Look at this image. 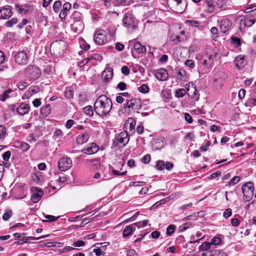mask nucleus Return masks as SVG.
Returning a JSON list of instances; mask_svg holds the SVG:
<instances>
[{
	"label": "nucleus",
	"mask_w": 256,
	"mask_h": 256,
	"mask_svg": "<svg viewBox=\"0 0 256 256\" xmlns=\"http://www.w3.org/2000/svg\"><path fill=\"white\" fill-rule=\"evenodd\" d=\"M112 106L110 98L105 95H101L98 97L94 104V110L98 115L103 117L108 114Z\"/></svg>",
	"instance_id": "f257e3e1"
},
{
	"label": "nucleus",
	"mask_w": 256,
	"mask_h": 256,
	"mask_svg": "<svg viewBox=\"0 0 256 256\" xmlns=\"http://www.w3.org/2000/svg\"><path fill=\"white\" fill-rule=\"evenodd\" d=\"M138 20L132 12L128 11L126 12L122 18V24L129 32H132L137 28Z\"/></svg>",
	"instance_id": "f03ea898"
},
{
	"label": "nucleus",
	"mask_w": 256,
	"mask_h": 256,
	"mask_svg": "<svg viewBox=\"0 0 256 256\" xmlns=\"http://www.w3.org/2000/svg\"><path fill=\"white\" fill-rule=\"evenodd\" d=\"M67 48V44L64 40L53 42L50 47V50L52 54L56 57H60L65 52Z\"/></svg>",
	"instance_id": "7ed1b4c3"
},
{
	"label": "nucleus",
	"mask_w": 256,
	"mask_h": 256,
	"mask_svg": "<svg viewBox=\"0 0 256 256\" xmlns=\"http://www.w3.org/2000/svg\"><path fill=\"white\" fill-rule=\"evenodd\" d=\"M170 8L178 13H182L186 7V0H167Z\"/></svg>",
	"instance_id": "20e7f679"
},
{
	"label": "nucleus",
	"mask_w": 256,
	"mask_h": 256,
	"mask_svg": "<svg viewBox=\"0 0 256 256\" xmlns=\"http://www.w3.org/2000/svg\"><path fill=\"white\" fill-rule=\"evenodd\" d=\"M226 78L225 74L221 71H216L214 72L212 80L214 86L220 88L223 85Z\"/></svg>",
	"instance_id": "39448f33"
},
{
	"label": "nucleus",
	"mask_w": 256,
	"mask_h": 256,
	"mask_svg": "<svg viewBox=\"0 0 256 256\" xmlns=\"http://www.w3.org/2000/svg\"><path fill=\"white\" fill-rule=\"evenodd\" d=\"M254 185L252 182H248L242 186V192L246 200H250L254 194Z\"/></svg>",
	"instance_id": "423d86ee"
},
{
	"label": "nucleus",
	"mask_w": 256,
	"mask_h": 256,
	"mask_svg": "<svg viewBox=\"0 0 256 256\" xmlns=\"http://www.w3.org/2000/svg\"><path fill=\"white\" fill-rule=\"evenodd\" d=\"M256 21V14L254 16L247 15L240 22V28L244 29L245 27H250L255 23Z\"/></svg>",
	"instance_id": "0eeeda50"
},
{
	"label": "nucleus",
	"mask_w": 256,
	"mask_h": 256,
	"mask_svg": "<svg viewBox=\"0 0 256 256\" xmlns=\"http://www.w3.org/2000/svg\"><path fill=\"white\" fill-rule=\"evenodd\" d=\"M58 166L60 170L66 171L72 167V161L69 158L64 157L59 160Z\"/></svg>",
	"instance_id": "6e6552de"
},
{
	"label": "nucleus",
	"mask_w": 256,
	"mask_h": 256,
	"mask_svg": "<svg viewBox=\"0 0 256 256\" xmlns=\"http://www.w3.org/2000/svg\"><path fill=\"white\" fill-rule=\"evenodd\" d=\"M26 72L32 80H36L40 75L41 72L38 67L35 66H30L26 70Z\"/></svg>",
	"instance_id": "1a4fd4ad"
},
{
	"label": "nucleus",
	"mask_w": 256,
	"mask_h": 256,
	"mask_svg": "<svg viewBox=\"0 0 256 256\" xmlns=\"http://www.w3.org/2000/svg\"><path fill=\"white\" fill-rule=\"evenodd\" d=\"M126 107L134 110H138L142 108V102L139 98H134L127 101Z\"/></svg>",
	"instance_id": "9d476101"
},
{
	"label": "nucleus",
	"mask_w": 256,
	"mask_h": 256,
	"mask_svg": "<svg viewBox=\"0 0 256 256\" xmlns=\"http://www.w3.org/2000/svg\"><path fill=\"white\" fill-rule=\"evenodd\" d=\"M186 90L188 92V95L191 98L193 99L194 101H197L199 99L200 94H198V91L196 88L192 84H186Z\"/></svg>",
	"instance_id": "9b49d317"
},
{
	"label": "nucleus",
	"mask_w": 256,
	"mask_h": 256,
	"mask_svg": "<svg viewBox=\"0 0 256 256\" xmlns=\"http://www.w3.org/2000/svg\"><path fill=\"white\" fill-rule=\"evenodd\" d=\"M136 122L132 118H129L125 122L124 128L128 133L132 134L135 132Z\"/></svg>",
	"instance_id": "f8f14e48"
},
{
	"label": "nucleus",
	"mask_w": 256,
	"mask_h": 256,
	"mask_svg": "<svg viewBox=\"0 0 256 256\" xmlns=\"http://www.w3.org/2000/svg\"><path fill=\"white\" fill-rule=\"evenodd\" d=\"M130 138L128 132L124 131L120 132L116 137L117 143L122 144L123 146H125L128 142ZM116 144L115 146H116Z\"/></svg>",
	"instance_id": "ddd939ff"
},
{
	"label": "nucleus",
	"mask_w": 256,
	"mask_h": 256,
	"mask_svg": "<svg viewBox=\"0 0 256 256\" xmlns=\"http://www.w3.org/2000/svg\"><path fill=\"white\" fill-rule=\"evenodd\" d=\"M15 61L18 64H25L28 60V57L26 52L24 51L18 52L15 56Z\"/></svg>",
	"instance_id": "4468645a"
},
{
	"label": "nucleus",
	"mask_w": 256,
	"mask_h": 256,
	"mask_svg": "<svg viewBox=\"0 0 256 256\" xmlns=\"http://www.w3.org/2000/svg\"><path fill=\"white\" fill-rule=\"evenodd\" d=\"M94 40V42L99 45L103 44L106 41L105 35L100 31H98L95 34Z\"/></svg>",
	"instance_id": "2eb2a0df"
},
{
	"label": "nucleus",
	"mask_w": 256,
	"mask_h": 256,
	"mask_svg": "<svg viewBox=\"0 0 256 256\" xmlns=\"http://www.w3.org/2000/svg\"><path fill=\"white\" fill-rule=\"evenodd\" d=\"M102 76L104 82H109L113 76V70L110 68H106L102 72Z\"/></svg>",
	"instance_id": "dca6fc26"
},
{
	"label": "nucleus",
	"mask_w": 256,
	"mask_h": 256,
	"mask_svg": "<svg viewBox=\"0 0 256 256\" xmlns=\"http://www.w3.org/2000/svg\"><path fill=\"white\" fill-rule=\"evenodd\" d=\"M168 73L166 70L161 68L155 72L156 78L159 80L164 81L168 78Z\"/></svg>",
	"instance_id": "f3484780"
},
{
	"label": "nucleus",
	"mask_w": 256,
	"mask_h": 256,
	"mask_svg": "<svg viewBox=\"0 0 256 256\" xmlns=\"http://www.w3.org/2000/svg\"><path fill=\"white\" fill-rule=\"evenodd\" d=\"M30 107L28 104L21 103L16 108L17 112L21 116H24L29 112Z\"/></svg>",
	"instance_id": "a211bd4d"
},
{
	"label": "nucleus",
	"mask_w": 256,
	"mask_h": 256,
	"mask_svg": "<svg viewBox=\"0 0 256 256\" xmlns=\"http://www.w3.org/2000/svg\"><path fill=\"white\" fill-rule=\"evenodd\" d=\"M232 23L229 19L226 18L222 20L220 22V27L221 32L225 33L230 29Z\"/></svg>",
	"instance_id": "6ab92c4d"
},
{
	"label": "nucleus",
	"mask_w": 256,
	"mask_h": 256,
	"mask_svg": "<svg viewBox=\"0 0 256 256\" xmlns=\"http://www.w3.org/2000/svg\"><path fill=\"white\" fill-rule=\"evenodd\" d=\"M12 15V12L10 7H4L0 10V18L8 19Z\"/></svg>",
	"instance_id": "aec40b11"
},
{
	"label": "nucleus",
	"mask_w": 256,
	"mask_h": 256,
	"mask_svg": "<svg viewBox=\"0 0 256 256\" xmlns=\"http://www.w3.org/2000/svg\"><path fill=\"white\" fill-rule=\"evenodd\" d=\"M98 146L96 144L92 143L90 146L82 149V152L88 154H92L98 152Z\"/></svg>",
	"instance_id": "412c9836"
},
{
	"label": "nucleus",
	"mask_w": 256,
	"mask_h": 256,
	"mask_svg": "<svg viewBox=\"0 0 256 256\" xmlns=\"http://www.w3.org/2000/svg\"><path fill=\"white\" fill-rule=\"evenodd\" d=\"M42 194L43 192L41 189L36 188V191L33 192L31 200L33 202L36 203L40 200Z\"/></svg>",
	"instance_id": "4be33fe9"
},
{
	"label": "nucleus",
	"mask_w": 256,
	"mask_h": 256,
	"mask_svg": "<svg viewBox=\"0 0 256 256\" xmlns=\"http://www.w3.org/2000/svg\"><path fill=\"white\" fill-rule=\"evenodd\" d=\"M244 58V56H240L234 59V63L238 69H242L244 66L246 64Z\"/></svg>",
	"instance_id": "5701e85b"
},
{
	"label": "nucleus",
	"mask_w": 256,
	"mask_h": 256,
	"mask_svg": "<svg viewBox=\"0 0 256 256\" xmlns=\"http://www.w3.org/2000/svg\"><path fill=\"white\" fill-rule=\"evenodd\" d=\"M71 4L70 2H66L64 4L62 9L61 10L59 17L61 19H64L67 14V12L70 9Z\"/></svg>",
	"instance_id": "b1692460"
},
{
	"label": "nucleus",
	"mask_w": 256,
	"mask_h": 256,
	"mask_svg": "<svg viewBox=\"0 0 256 256\" xmlns=\"http://www.w3.org/2000/svg\"><path fill=\"white\" fill-rule=\"evenodd\" d=\"M177 74H178V77L179 79H180L181 80H187L188 79V76L186 74V70L183 68H177L176 70Z\"/></svg>",
	"instance_id": "393cba45"
},
{
	"label": "nucleus",
	"mask_w": 256,
	"mask_h": 256,
	"mask_svg": "<svg viewBox=\"0 0 256 256\" xmlns=\"http://www.w3.org/2000/svg\"><path fill=\"white\" fill-rule=\"evenodd\" d=\"M88 139V135L87 134H83L78 136L76 138V140L78 144H82L87 142Z\"/></svg>",
	"instance_id": "a878e982"
},
{
	"label": "nucleus",
	"mask_w": 256,
	"mask_h": 256,
	"mask_svg": "<svg viewBox=\"0 0 256 256\" xmlns=\"http://www.w3.org/2000/svg\"><path fill=\"white\" fill-rule=\"evenodd\" d=\"M134 48L138 54H142L146 52V48L142 46L140 42H136L134 46Z\"/></svg>",
	"instance_id": "bb28decb"
},
{
	"label": "nucleus",
	"mask_w": 256,
	"mask_h": 256,
	"mask_svg": "<svg viewBox=\"0 0 256 256\" xmlns=\"http://www.w3.org/2000/svg\"><path fill=\"white\" fill-rule=\"evenodd\" d=\"M131 0H113L114 6H128L130 4Z\"/></svg>",
	"instance_id": "cd10ccee"
},
{
	"label": "nucleus",
	"mask_w": 256,
	"mask_h": 256,
	"mask_svg": "<svg viewBox=\"0 0 256 256\" xmlns=\"http://www.w3.org/2000/svg\"><path fill=\"white\" fill-rule=\"evenodd\" d=\"M163 146V142L160 140H155L152 144V149L156 150L160 149Z\"/></svg>",
	"instance_id": "c85d7f7f"
},
{
	"label": "nucleus",
	"mask_w": 256,
	"mask_h": 256,
	"mask_svg": "<svg viewBox=\"0 0 256 256\" xmlns=\"http://www.w3.org/2000/svg\"><path fill=\"white\" fill-rule=\"evenodd\" d=\"M12 92L11 88L4 90L2 94L0 95V100L4 102L6 99L10 98V94Z\"/></svg>",
	"instance_id": "c756f323"
},
{
	"label": "nucleus",
	"mask_w": 256,
	"mask_h": 256,
	"mask_svg": "<svg viewBox=\"0 0 256 256\" xmlns=\"http://www.w3.org/2000/svg\"><path fill=\"white\" fill-rule=\"evenodd\" d=\"M51 111V106L50 104H46L42 106L40 109L41 114L46 116L48 115Z\"/></svg>",
	"instance_id": "7c9ffc66"
},
{
	"label": "nucleus",
	"mask_w": 256,
	"mask_h": 256,
	"mask_svg": "<svg viewBox=\"0 0 256 256\" xmlns=\"http://www.w3.org/2000/svg\"><path fill=\"white\" fill-rule=\"evenodd\" d=\"M39 138V136L36 133H30L26 138V140L30 143L36 142Z\"/></svg>",
	"instance_id": "2f4dec72"
},
{
	"label": "nucleus",
	"mask_w": 256,
	"mask_h": 256,
	"mask_svg": "<svg viewBox=\"0 0 256 256\" xmlns=\"http://www.w3.org/2000/svg\"><path fill=\"white\" fill-rule=\"evenodd\" d=\"M83 112L86 115L89 116H92L94 114L93 108L90 106H88L84 108Z\"/></svg>",
	"instance_id": "473e14b6"
},
{
	"label": "nucleus",
	"mask_w": 256,
	"mask_h": 256,
	"mask_svg": "<svg viewBox=\"0 0 256 256\" xmlns=\"http://www.w3.org/2000/svg\"><path fill=\"white\" fill-rule=\"evenodd\" d=\"M133 230V227L132 226H127L123 230L122 235L124 237L129 236Z\"/></svg>",
	"instance_id": "72a5a7b5"
},
{
	"label": "nucleus",
	"mask_w": 256,
	"mask_h": 256,
	"mask_svg": "<svg viewBox=\"0 0 256 256\" xmlns=\"http://www.w3.org/2000/svg\"><path fill=\"white\" fill-rule=\"evenodd\" d=\"M74 94V90L70 88H66L64 91V96L66 98L70 99L73 98Z\"/></svg>",
	"instance_id": "f704fd0d"
},
{
	"label": "nucleus",
	"mask_w": 256,
	"mask_h": 256,
	"mask_svg": "<svg viewBox=\"0 0 256 256\" xmlns=\"http://www.w3.org/2000/svg\"><path fill=\"white\" fill-rule=\"evenodd\" d=\"M116 30V28L113 24L110 23L108 24L106 30L110 36H112L115 34Z\"/></svg>",
	"instance_id": "c9c22d12"
},
{
	"label": "nucleus",
	"mask_w": 256,
	"mask_h": 256,
	"mask_svg": "<svg viewBox=\"0 0 256 256\" xmlns=\"http://www.w3.org/2000/svg\"><path fill=\"white\" fill-rule=\"evenodd\" d=\"M211 244L210 242H203L199 247L200 249L203 251L208 250L210 248Z\"/></svg>",
	"instance_id": "e433bc0d"
},
{
	"label": "nucleus",
	"mask_w": 256,
	"mask_h": 256,
	"mask_svg": "<svg viewBox=\"0 0 256 256\" xmlns=\"http://www.w3.org/2000/svg\"><path fill=\"white\" fill-rule=\"evenodd\" d=\"M186 94V90L184 88H179L176 90V96L177 98H182Z\"/></svg>",
	"instance_id": "4c0bfd02"
},
{
	"label": "nucleus",
	"mask_w": 256,
	"mask_h": 256,
	"mask_svg": "<svg viewBox=\"0 0 256 256\" xmlns=\"http://www.w3.org/2000/svg\"><path fill=\"white\" fill-rule=\"evenodd\" d=\"M62 7V3L60 0H56L53 5V10L56 12H58Z\"/></svg>",
	"instance_id": "58836bf2"
},
{
	"label": "nucleus",
	"mask_w": 256,
	"mask_h": 256,
	"mask_svg": "<svg viewBox=\"0 0 256 256\" xmlns=\"http://www.w3.org/2000/svg\"><path fill=\"white\" fill-rule=\"evenodd\" d=\"M80 47L82 49L84 50H88L90 48V45L86 42L82 40L80 42Z\"/></svg>",
	"instance_id": "ea45409f"
},
{
	"label": "nucleus",
	"mask_w": 256,
	"mask_h": 256,
	"mask_svg": "<svg viewBox=\"0 0 256 256\" xmlns=\"http://www.w3.org/2000/svg\"><path fill=\"white\" fill-rule=\"evenodd\" d=\"M16 10H17L20 14H26V10L24 8V6L16 4L15 6Z\"/></svg>",
	"instance_id": "a19ab883"
},
{
	"label": "nucleus",
	"mask_w": 256,
	"mask_h": 256,
	"mask_svg": "<svg viewBox=\"0 0 256 256\" xmlns=\"http://www.w3.org/2000/svg\"><path fill=\"white\" fill-rule=\"evenodd\" d=\"M221 242V239L219 237L214 236V237L210 242L212 245L216 246L220 244Z\"/></svg>",
	"instance_id": "79ce46f5"
},
{
	"label": "nucleus",
	"mask_w": 256,
	"mask_h": 256,
	"mask_svg": "<svg viewBox=\"0 0 256 256\" xmlns=\"http://www.w3.org/2000/svg\"><path fill=\"white\" fill-rule=\"evenodd\" d=\"M46 236H42L38 238L34 237V236H28L25 237L24 239V242H28L30 240H38L41 238H44Z\"/></svg>",
	"instance_id": "37998d69"
},
{
	"label": "nucleus",
	"mask_w": 256,
	"mask_h": 256,
	"mask_svg": "<svg viewBox=\"0 0 256 256\" xmlns=\"http://www.w3.org/2000/svg\"><path fill=\"white\" fill-rule=\"evenodd\" d=\"M240 180V178L238 176H234L228 182L230 186H234L237 184Z\"/></svg>",
	"instance_id": "c03bdc74"
},
{
	"label": "nucleus",
	"mask_w": 256,
	"mask_h": 256,
	"mask_svg": "<svg viewBox=\"0 0 256 256\" xmlns=\"http://www.w3.org/2000/svg\"><path fill=\"white\" fill-rule=\"evenodd\" d=\"M138 90L140 92H142L144 94L147 93L149 90V88H148V86L145 84H142L138 88Z\"/></svg>",
	"instance_id": "a18cd8bd"
},
{
	"label": "nucleus",
	"mask_w": 256,
	"mask_h": 256,
	"mask_svg": "<svg viewBox=\"0 0 256 256\" xmlns=\"http://www.w3.org/2000/svg\"><path fill=\"white\" fill-rule=\"evenodd\" d=\"M228 0H217L216 2V5L220 8H222L226 6Z\"/></svg>",
	"instance_id": "49530a36"
},
{
	"label": "nucleus",
	"mask_w": 256,
	"mask_h": 256,
	"mask_svg": "<svg viewBox=\"0 0 256 256\" xmlns=\"http://www.w3.org/2000/svg\"><path fill=\"white\" fill-rule=\"evenodd\" d=\"M6 134V128L3 125H0V139L4 138Z\"/></svg>",
	"instance_id": "de8ad7c7"
},
{
	"label": "nucleus",
	"mask_w": 256,
	"mask_h": 256,
	"mask_svg": "<svg viewBox=\"0 0 256 256\" xmlns=\"http://www.w3.org/2000/svg\"><path fill=\"white\" fill-rule=\"evenodd\" d=\"M12 216V210H6L2 216V219L4 220H8Z\"/></svg>",
	"instance_id": "09e8293b"
},
{
	"label": "nucleus",
	"mask_w": 256,
	"mask_h": 256,
	"mask_svg": "<svg viewBox=\"0 0 256 256\" xmlns=\"http://www.w3.org/2000/svg\"><path fill=\"white\" fill-rule=\"evenodd\" d=\"M17 87L20 90H24L26 86H28V84L26 82H20L17 84Z\"/></svg>",
	"instance_id": "8fccbe9b"
},
{
	"label": "nucleus",
	"mask_w": 256,
	"mask_h": 256,
	"mask_svg": "<svg viewBox=\"0 0 256 256\" xmlns=\"http://www.w3.org/2000/svg\"><path fill=\"white\" fill-rule=\"evenodd\" d=\"M165 164L163 160H158L157 162L156 167L159 170H162L164 169Z\"/></svg>",
	"instance_id": "3c124183"
},
{
	"label": "nucleus",
	"mask_w": 256,
	"mask_h": 256,
	"mask_svg": "<svg viewBox=\"0 0 256 256\" xmlns=\"http://www.w3.org/2000/svg\"><path fill=\"white\" fill-rule=\"evenodd\" d=\"M54 136L56 138H60L62 136L63 132L61 130L57 129L54 131Z\"/></svg>",
	"instance_id": "603ef678"
},
{
	"label": "nucleus",
	"mask_w": 256,
	"mask_h": 256,
	"mask_svg": "<svg viewBox=\"0 0 256 256\" xmlns=\"http://www.w3.org/2000/svg\"><path fill=\"white\" fill-rule=\"evenodd\" d=\"M232 214V210L230 208H227L223 214V216L225 218H228L230 217Z\"/></svg>",
	"instance_id": "864d4df0"
},
{
	"label": "nucleus",
	"mask_w": 256,
	"mask_h": 256,
	"mask_svg": "<svg viewBox=\"0 0 256 256\" xmlns=\"http://www.w3.org/2000/svg\"><path fill=\"white\" fill-rule=\"evenodd\" d=\"M18 22V20L16 18H12L10 20H8L6 22V25L7 26L11 27L14 24H16Z\"/></svg>",
	"instance_id": "5fc2aeb1"
},
{
	"label": "nucleus",
	"mask_w": 256,
	"mask_h": 256,
	"mask_svg": "<svg viewBox=\"0 0 256 256\" xmlns=\"http://www.w3.org/2000/svg\"><path fill=\"white\" fill-rule=\"evenodd\" d=\"M25 235L24 233H18L16 232L14 234V236L16 238H19L20 240H24L25 238L24 236Z\"/></svg>",
	"instance_id": "6e6d98bb"
},
{
	"label": "nucleus",
	"mask_w": 256,
	"mask_h": 256,
	"mask_svg": "<svg viewBox=\"0 0 256 256\" xmlns=\"http://www.w3.org/2000/svg\"><path fill=\"white\" fill-rule=\"evenodd\" d=\"M174 226L173 225H170L166 228V234L168 235H170L174 232Z\"/></svg>",
	"instance_id": "4d7b16f0"
},
{
	"label": "nucleus",
	"mask_w": 256,
	"mask_h": 256,
	"mask_svg": "<svg viewBox=\"0 0 256 256\" xmlns=\"http://www.w3.org/2000/svg\"><path fill=\"white\" fill-rule=\"evenodd\" d=\"M85 244V242L82 240H78L74 242L72 244V246L74 247H80L84 246Z\"/></svg>",
	"instance_id": "13d9d810"
},
{
	"label": "nucleus",
	"mask_w": 256,
	"mask_h": 256,
	"mask_svg": "<svg viewBox=\"0 0 256 256\" xmlns=\"http://www.w3.org/2000/svg\"><path fill=\"white\" fill-rule=\"evenodd\" d=\"M45 218L48 220H46L47 222H54V221H56V220H58V219L59 218V216L56 218L54 216H52V215H46L45 216Z\"/></svg>",
	"instance_id": "bf43d9fd"
},
{
	"label": "nucleus",
	"mask_w": 256,
	"mask_h": 256,
	"mask_svg": "<svg viewBox=\"0 0 256 256\" xmlns=\"http://www.w3.org/2000/svg\"><path fill=\"white\" fill-rule=\"evenodd\" d=\"M206 58L208 60H209L210 63V64H212V66L214 64V59L216 58V55L209 54V55H207L206 56Z\"/></svg>",
	"instance_id": "052dcab7"
},
{
	"label": "nucleus",
	"mask_w": 256,
	"mask_h": 256,
	"mask_svg": "<svg viewBox=\"0 0 256 256\" xmlns=\"http://www.w3.org/2000/svg\"><path fill=\"white\" fill-rule=\"evenodd\" d=\"M30 148V146L26 142H24L22 144V148L20 150L23 152H26Z\"/></svg>",
	"instance_id": "680f3d73"
},
{
	"label": "nucleus",
	"mask_w": 256,
	"mask_h": 256,
	"mask_svg": "<svg viewBox=\"0 0 256 256\" xmlns=\"http://www.w3.org/2000/svg\"><path fill=\"white\" fill-rule=\"evenodd\" d=\"M90 60V58H86L82 60L81 62H79L78 66L80 67H82L86 64Z\"/></svg>",
	"instance_id": "e2e57ef3"
},
{
	"label": "nucleus",
	"mask_w": 256,
	"mask_h": 256,
	"mask_svg": "<svg viewBox=\"0 0 256 256\" xmlns=\"http://www.w3.org/2000/svg\"><path fill=\"white\" fill-rule=\"evenodd\" d=\"M117 88L120 90H124L126 88V84L125 82H121L118 84Z\"/></svg>",
	"instance_id": "0e129e2a"
},
{
	"label": "nucleus",
	"mask_w": 256,
	"mask_h": 256,
	"mask_svg": "<svg viewBox=\"0 0 256 256\" xmlns=\"http://www.w3.org/2000/svg\"><path fill=\"white\" fill-rule=\"evenodd\" d=\"M74 122L72 120H68L66 121L65 126L66 128L70 129L74 124Z\"/></svg>",
	"instance_id": "69168bd1"
},
{
	"label": "nucleus",
	"mask_w": 256,
	"mask_h": 256,
	"mask_svg": "<svg viewBox=\"0 0 256 256\" xmlns=\"http://www.w3.org/2000/svg\"><path fill=\"white\" fill-rule=\"evenodd\" d=\"M184 119L188 122L191 124L192 122V118L191 116L188 112L184 114Z\"/></svg>",
	"instance_id": "338daca9"
},
{
	"label": "nucleus",
	"mask_w": 256,
	"mask_h": 256,
	"mask_svg": "<svg viewBox=\"0 0 256 256\" xmlns=\"http://www.w3.org/2000/svg\"><path fill=\"white\" fill-rule=\"evenodd\" d=\"M232 43L234 44H236L237 46H240V38L237 37L232 36Z\"/></svg>",
	"instance_id": "774afa93"
}]
</instances>
